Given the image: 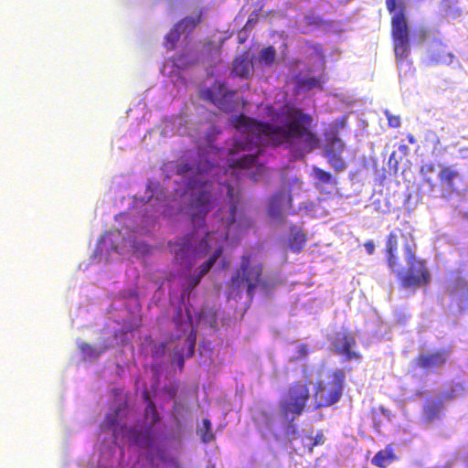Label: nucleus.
<instances>
[{"mask_svg":"<svg viewBox=\"0 0 468 468\" xmlns=\"http://www.w3.org/2000/svg\"><path fill=\"white\" fill-rule=\"evenodd\" d=\"M284 202H286L288 209H292V197L291 193L281 191L271 196L268 207L269 216L275 219H282V211Z\"/></svg>","mask_w":468,"mask_h":468,"instance_id":"obj_14","label":"nucleus"},{"mask_svg":"<svg viewBox=\"0 0 468 468\" xmlns=\"http://www.w3.org/2000/svg\"><path fill=\"white\" fill-rule=\"evenodd\" d=\"M223 252V248L222 246H218L215 251L213 252V254L207 259V261H206L201 266H200V269H199V273L202 277L207 274L210 270L211 268L213 267V265L216 263V261L218 260V258L221 256Z\"/></svg>","mask_w":468,"mask_h":468,"instance_id":"obj_24","label":"nucleus"},{"mask_svg":"<svg viewBox=\"0 0 468 468\" xmlns=\"http://www.w3.org/2000/svg\"><path fill=\"white\" fill-rule=\"evenodd\" d=\"M324 135L325 140L324 155L335 172H343L346 168V163L341 154L346 145L337 134V129L327 130Z\"/></svg>","mask_w":468,"mask_h":468,"instance_id":"obj_10","label":"nucleus"},{"mask_svg":"<svg viewBox=\"0 0 468 468\" xmlns=\"http://www.w3.org/2000/svg\"><path fill=\"white\" fill-rule=\"evenodd\" d=\"M438 411V406L435 404H431L426 407L425 412L430 416H434Z\"/></svg>","mask_w":468,"mask_h":468,"instance_id":"obj_40","label":"nucleus"},{"mask_svg":"<svg viewBox=\"0 0 468 468\" xmlns=\"http://www.w3.org/2000/svg\"><path fill=\"white\" fill-rule=\"evenodd\" d=\"M438 176L441 185L445 186L450 192H457L458 189L455 187V181H463V177L458 171L454 170L452 166L450 165L442 166Z\"/></svg>","mask_w":468,"mask_h":468,"instance_id":"obj_18","label":"nucleus"},{"mask_svg":"<svg viewBox=\"0 0 468 468\" xmlns=\"http://www.w3.org/2000/svg\"><path fill=\"white\" fill-rule=\"evenodd\" d=\"M388 12L393 13L391 17V37L395 58L401 64L410 53V27L405 14V6H399L396 11L397 0H386Z\"/></svg>","mask_w":468,"mask_h":468,"instance_id":"obj_3","label":"nucleus"},{"mask_svg":"<svg viewBox=\"0 0 468 468\" xmlns=\"http://www.w3.org/2000/svg\"><path fill=\"white\" fill-rule=\"evenodd\" d=\"M405 261L407 270L401 267L397 273L398 280L403 288H419L426 286L431 281L430 271L426 261L416 255V244H405Z\"/></svg>","mask_w":468,"mask_h":468,"instance_id":"obj_4","label":"nucleus"},{"mask_svg":"<svg viewBox=\"0 0 468 468\" xmlns=\"http://www.w3.org/2000/svg\"><path fill=\"white\" fill-rule=\"evenodd\" d=\"M308 439L312 441V443L308 447L310 452H313L314 446L324 443V437L321 431H319L314 438L311 435L308 436Z\"/></svg>","mask_w":468,"mask_h":468,"instance_id":"obj_30","label":"nucleus"},{"mask_svg":"<svg viewBox=\"0 0 468 468\" xmlns=\"http://www.w3.org/2000/svg\"><path fill=\"white\" fill-rule=\"evenodd\" d=\"M144 398L148 404L144 410V418L146 420H149L151 424H154L159 421V415L156 410L154 403L150 399L149 394L147 392L144 393Z\"/></svg>","mask_w":468,"mask_h":468,"instance_id":"obj_23","label":"nucleus"},{"mask_svg":"<svg viewBox=\"0 0 468 468\" xmlns=\"http://www.w3.org/2000/svg\"><path fill=\"white\" fill-rule=\"evenodd\" d=\"M227 190V196L229 198V217L227 218L225 225L228 230L224 234L218 232H207L205 237L200 240L198 250L201 254H207L213 243L227 239L229 236V229L232 224L239 220V205L240 202V191L238 187L229 183L222 184Z\"/></svg>","mask_w":468,"mask_h":468,"instance_id":"obj_6","label":"nucleus"},{"mask_svg":"<svg viewBox=\"0 0 468 468\" xmlns=\"http://www.w3.org/2000/svg\"><path fill=\"white\" fill-rule=\"evenodd\" d=\"M183 34L181 30H177L176 25L166 35V41L171 43L172 47L178 41L180 35Z\"/></svg>","mask_w":468,"mask_h":468,"instance_id":"obj_33","label":"nucleus"},{"mask_svg":"<svg viewBox=\"0 0 468 468\" xmlns=\"http://www.w3.org/2000/svg\"><path fill=\"white\" fill-rule=\"evenodd\" d=\"M79 348L83 356L90 359L98 358L101 354V351H97L91 345L86 342H81L79 345Z\"/></svg>","mask_w":468,"mask_h":468,"instance_id":"obj_28","label":"nucleus"},{"mask_svg":"<svg viewBox=\"0 0 468 468\" xmlns=\"http://www.w3.org/2000/svg\"><path fill=\"white\" fill-rule=\"evenodd\" d=\"M203 12L199 11L196 16H186L176 24L177 30L184 33H190L197 25L202 22Z\"/></svg>","mask_w":468,"mask_h":468,"instance_id":"obj_20","label":"nucleus"},{"mask_svg":"<svg viewBox=\"0 0 468 468\" xmlns=\"http://www.w3.org/2000/svg\"><path fill=\"white\" fill-rule=\"evenodd\" d=\"M262 265L261 263H252L250 257L244 255L241 257L239 269L230 280V285L234 289L246 287L249 298L251 300L257 286L261 282Z\"/></svg>","mask_w":468,"mask_h":468,"instance_id":"obj_7","label":"nucleus"},{"mask_svg":"<svg viewBox=\"0 0 468 468\" xmlns=\"http://www.w3.org/2000/svg\"><path fill=\"white\" fill-rule=\"evenodd\" d=\"M399 149L401 152H403L404 154H406V153H407V151H408V146L403 144V145H400V146L399 147Z\"/></svg>","mask_w":468,"mask_h":468,"instance_id":"obj_43","label":"nucleus"},{"mask_svg":"<svg viewBox=\"0 0 468 468\" xmlns=\"http://www.w3.org/2000/svg\"><path fill=\"white\" fill-rule=\"evenodd\" d=\"M300 85L302 88L309 90L320 86V80L316 78H307L301 80Z\"/></svg>","mask_w":468,"mask_h":468,"instance_id":"obj_31","label":"nucleus"},{"mask_svg":"<svg viewBox=\"0 0 468 468\" xmlns=\"http://www.w3.org/2000/svg\"><path fill=\"white\" fill-rule=\"evenodd\" d=\"M405 244H415L413 237L410 233H403L400 229L391 231L387 236L385 244V256L388 267L391 271H398L401 267L399 254V248L402 245L405 252Z\"/></svg>","mask_w":468,"mask_h":468,"instance_id":"obj_9","label":"nucleus"},{"mask_svg":"<svg viewBox=\"0 0 468 468\" xmlns=\"http://www.w3.org/2000/svg\"><path fill=\"white\" fill-rule=\"evenodd\" d=\"M187 340L189 341V344H190V355L193 354L194 352V348H195V337L192 338L190 335L188 336Z\"/></svg>","mask_w":468,"mask_h":468,"instance_id":"obj_41","label":"nucleus"},{"mask_svg":"<svg viewBox=\"0 0 468 468\" xmlns=\"http://www.w3.org/2000/svg\"><path fill=\"white\" fill-rule=\"evenodd\" d=\"M307 236L304 231L293 225L290 228V236L288 239V247L292 253H301L306 246Z\"/></svg>","mask_w":468,"mask_h":468,"instance_id":"obj_17","label":"nucleus"},{"mask_svg":"<svg viewBox=\"0 0 468 468\" xmlns=\"http://www.w3.org/2000/svg\"><path fill=\"white\" fill-rule=\"evenodd\" d=\"M448 357L446 350H435L420 354L414 360L416 367L426 371H433L445 365Z\"/></svg>","mask_w":468,"mask_h":468,"instance_id":"obj_13","label":"nucleus"},{"mask_svg":"<svg viewBox=\"0 0 468 468\" xmlns=\"http://www.w3.org/2000/svg\"><path fill=\"white\" fill-rule=\"evenodd\" d=\"M129 433L131 435L130 441L132 443L142 447H147L150 445V438L148 435L143 434L141 431L134 429H131Z\"/></svg>","mask_w":468,"mask_h":468,"instance_id":"obj_25","label":"nucleus"},{"mask_svg":"<svg viewBox=\"0 0 468 468\" xmlns=\"http://www.w3.org/2000/svg\"><path fill=\"white\" fill-rule=\"evenodd\" d=\"M398 460L399 456L395 452L393 444L389 443L374 455L371 459V463L378 468H388L391 463Z\"/></svg>","mask_w":468,"mask_h":468,"instance_id":"obj_16","label":"nucleus"},{"mask_svg":"<svg viewBox=\"0 0 468 468\" xmlns=\"http://www.w3.org/2000/svg\"><path fill=\"white\" fill-rule=\"evenodd\" d=\"M364 247L368 255H372L375 252V243L373 240H367L364 243Z\"/></svg>","mask_w":468,"mask_h":468,"instance_id":"obj_39","label":"nucleus"},{"mask_svg":"<svg viewBox=\"0 0 468 468\" xmlns=\"http://www.w3.org/2000/svg\"><path fill=\"white\" fill-rule=\"evenodd\" d=\"M309 353V348L307 344H301L298 346V356L297 358L305 357Z\"/></svg>","mask_w":468,"mask_h":468,"instance_id":"obj_36","label":"nucleus"},{"mask_svg":"<svg viewBox=\"0 0 468 468\" xmlns=\"http://www.w3.org/2000/svg\"><path fill=\"white\" fill-rule=\"evenodd\" d=\"M260 153V150H257L256 154H244L238 159L232 161L230 165L231 168H247L255 164L257 159V154Z\"/></svg>","mask_w":468,"mask_h":468,"instance_id":"obj_22","label":"nucleus"},{"mask_svg":"<svg viewBox=\"0 0 468 468\" xmlns=\"http://www.w3.org/2000/svg\"><path fill=\"white\" fill-rule=\"evenodd\" d=\"M183 364H184V361H183V360H181V362H180V367H182V366H183Z\"/></svg>","mask_w":468,"mask_h":468,"instance_id":"obj_44","label":"nucleus"},{"mask_svg":"<svg viewBox=\"0 0 468 468\" xmlns=\"http://www.w3.org/2000/svg\"><path fill=\"white\" fill-rule=\"evenodd\" d=\"M346 125V118H342L340 120H336L333 126L329 130L337 129V134L339 135V130L344 128Z\"/></svg>","mask_w":468,"mask_h":468,"instance_id":"obj_38","label":"nucleus"},{"mask_svg":"<svg viewBox=\"0 0 468 468\" xmlns=\"http://www.w3.org/2000/svg\"><path fill=\"white\" fill-rule=\"evenodd\" d=\"M275 58L276 49L273 46H268L262 48L258 57L259 63L267 67H271L274 63Z\"/></svg>","mask_w":468,"mask_h":468,"instance_id":"obj_21","label":"nucleus"},{"mask_svg":"<svg viewBox=\"0 0 468 468\" xmlns=\"http://www.w3.org/2000/svg\"><path fill=\"white\" fill-rule=\"evenodd\" d=\"M118 416H119V410H116L112 413L107 414L103 420V423H102V425L105 429H112L113 435L115 437H116V432H117L116 424H117Z\"/></svg>","mask_w":468,"mask_h":468,"instance_id":"obj_29","label":"nucleus"},{"mask_svg":"<svg viewBox=\"0 0 468 468\" xmlns=\"http://www.w3.org/2000/svg\"><path fill=\"white\" fill-rule=\"evenodd\" d=\"M421 177H422L421 186L423 187H426L428 193L434 192V190L437 187V184H436L435 180L432 177H431L430 176H421Z\"/></svg>","mask_w":468,"mask_h":468,"instance_id":"obj_32","label":"nucleus"},{"mask_svg":"<svg viewBox=\"0 0 468 468\" xmlns=\"http://www.w3.org/2000/svg\"><path fill=\"white\" fill-rule=\"evenodd\" d=\"M435 165L433 164H426L420 166V174L421 176H429V174L434 173Z\"/></svg>","mask_w":468,"mask_h":468,"instance_id":"obj_35","label":"nucleus"},{"mask_svg":"<svg viewBox=\"0 0 468 468\" xmlns=\"http://www.w3.org/2000/svg\"><path fill=\"white\" fill-rule=\"evenodd\" d=\"M214 185L207 180H197L191 185L186 212L195 229L205 227L206 215L215 207Z\"/></svg>","mask_w":468,"mask_h":468,"instance_id":"obj_2","label":"nucleus"},{"mask_svg":"<svg viewBox=\"0 0 468 468\" xmlns=\"http://www.w3.org/2000/svg\"><path fill=\"white\" fill-rule=\"evenodd\" d=\"M251 70L250 61L244 56L235 58L232 63V73L236 77L247 78Z\"/></svg>","mask_w":468,"mask_h":468,"instance_id":"obj_19","label":"nucleus"},{"mask_svg":"<svg viewBox=\"0 0 468 468\" xmlns=\"http://www.w3.org/2000/svg\"><path fill=\"white\" fill-rule=\"evenodd\" d=\"M193 240L194 235L192 233L178 240L170 241L168 243L169 249L176 261H180L186 259L192 252Z\"/></svg>","mask_w":468,"mask_h":468,"instance_id":"obj_15","label":"nucleus"},{"mask_svg":"<svg viewBox=\"0 0 468 468\" xmlns=\"http://www.w3.org/2000/svg\"><path fill=\"white\" fill-rule=\"evenodd\" d=\"M202 279V276L200 274H197V275H194V276H191L189 278V281H188V283H189V288L192 290L194 289L196 286H197L200 282Z\"/></svg>","mask_w":468,"mask_h":468,"instance_id":"obj_37","label":"nucleus"},{"mask_svg":"<svg viewBox=\"0 0 468 468\" xmlns=\"http://www.w3.org/2000/svg\"><path fill=\"white\" fill-rule=\"evenodd\" d=\"M200 437L204 442H210L215 439V435L211 431V423L207 419H204L202 421V427L200 428Z\"/></svg>","mask_w":468,"mask_h":468,"instance_id":"obj_26","label":"nucleus"},{"mask_svg":"<svg viewBox=\"0 0 468 468\" xmlns=\"http://www.w3.org/2000/svg\"><path fill=\"white\" fill-rule=\"evenodd\" d=\"M235 94V90H229L223 83H218L213 89L201 90L200 97L211 101L222 111L229 112L234 109L233 98Z\"/></svg>","mask_w":468,"mask_h":468,"instance_id":"obj_11","label":"nucleus"},{"mask_svg":"<svg viewBox=\"0 0 468 468\" xmlns=\"http://www.w3.org/2000/svg\"><path fill=\"white\" fill-rule=\"evenodd\" d=\"M312 122L309 114L298 112L294 119L282 126L259 122L243 114L235 118L234 125L247 133L244 142L238 143L243 150L250 148L253 141L256 144L292 146L295 140H300L303 150L311 152L319 145V138L309 129Z\"/></svg>","mask_w":468,"mask_h":468,"instance_id":"obj_1","label":"nucleus"},{"mask_svg":"<svg viewBox=\"0 0 468 468\" xmlns=\"http://www.w3.org/2000/svg\"><path fill=\"white\" fill-rule=\"evenodd\" d=\"M407 139H408L409 143H410L411 144H415L417 143V140L411 133H409L407 135Z\"/></svg>","mask_w":468,"mask_h":468,"instance_id":"obj_42","label":"nucleus"},{"mask_svg":"<svg viewBox=\"0 0 468 468\" xmlns=\"http://www.w3.org/2000/svg\"><path fill=\"white\" fill-rule=\"evenodd\" d=\"M333 346L335 353L339 356H344L346 360H359L361 358V355L353 350V348L356 346V341L353 334L349 331H343L336 334Z\"/></svg>","mask_w":468,"mask_h":468,"instance_id":"obj_12","label":"nucleus"},{"mask_svg":"<svg viewBox=\"0 0 468 468\" xmlns=\"http://www.w3.org/2000/svg\"><path fill=\"white\" fill-rule=\"evenodd\" d=\"M385 115L388 120V125L391 128H398L400 126V118L398 115L391 114L388 111H385Z\"/></svg>","mask_w":468,"mask_h":468,"instance_id":"obj_34","label":"nucleus"},{"mask_svg":"<svg viewBox=\"0 0 468 468\" xmlns=\"http://www.w3.org/2000/svg\"><path fill=\"white\" fill-rule=\"evenodd\" d=\"M310 383V380H298L288 387L285 396L279 402L284 420L292 422L303 413L311 398Z\"/></svg>","mask_w":468,"mask_h":468,"instance_id":"obj_5","label":"nucleus"},{"mask_svg":"<svg viewBox=\"0 0 468 468\" xmlns=\"http://www.w3.org/2000/svg\"><path fill=\"white\" fill-rule=\"evenodd\" d=\"M332 381L324 384L319 382L315 388L314 410L330 407L342 397L346 374L344 370L337 369L332 373Z\"/></svg>","mask_w":468,"mask_h":468,"instance_id":"obj_8","label":"nucleus"},{"mask_svg":"<svg viewBox=\"0 0 468 468\" xmlns=\"http://www.w3.org/2000/svg\"><path fill=\"white\" fill-rule=\"evenodd\" d=\"M314 173L315 177L321 182L324 184H336V180L334 178L333 175L330 172L324 171L319 167H314Z\"/></svg>","mask_w":468,"mask_h":468,"instance_id":"obj_27","label":"nucleus"}]
</instances>
